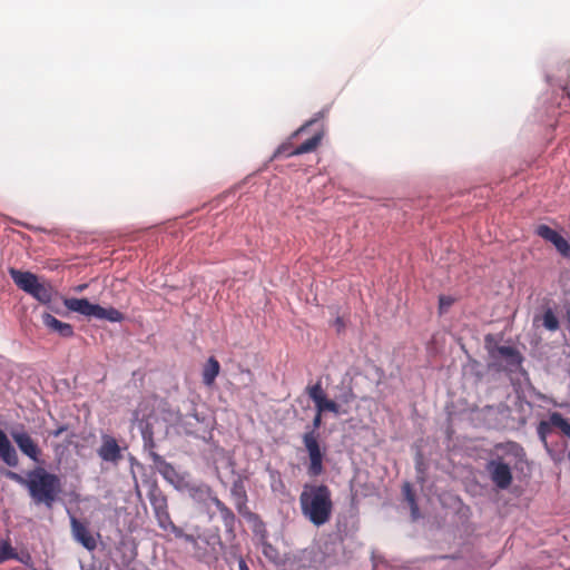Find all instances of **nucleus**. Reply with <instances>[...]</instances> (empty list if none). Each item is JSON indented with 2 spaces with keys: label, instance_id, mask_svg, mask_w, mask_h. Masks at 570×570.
<instances>
[{
  "label": "nucleus",
  "instance_id": "obj_33",
  "mask_svg": "<svg viewBox=\"0 0 570 570\" xmlns=\"http://www.w3.org/2000/svg\"><path fill=\"white\" fill-rule=\"evenodd\" d=\"M454 298L446 295H441L439 297V311L441 314L448 312V309L453 305Z\"/></svg>",
  "mask_w": 570,
  "mask_h": 570
},
{
  "label": "nucleus",
  "instance_id": "obj_27",
  "mask_svg": "<svg viewBox=\"0 0 570 570\" xmlns=\"http://www.w3.org/2000/svg\"><path fill=\"white\" fill-rule=\"evenodd\" d=\"M230 492L235 500L243 501V504L247 502L246 490L240 481L234 482Z\"/></svg>",
  "mask_w": 570,
  "mask_h": 570
},
{
  "label": "nucleus",
  "instance_id": "obj_31",
  "mask_svg": "<svg viewBox=\"0 0 570 570\" xmlns=\"http://www.w3.org/2000/svg\"><path fill=\"white\" fill-rule=\"evenodd\" d=\"M325 116V111H320L315 115V117L308 121H306L304 125H302L297 130H295L292 135V138L297 137L298 135L305 132L308 127L313 126L314 124L318 122L323 117Z\"/></svg>",
  "mask_w": 570,
  "mask_h": 570
},
{
  "label": "nucleus",
  "instance_id": "obj_24",
  "mask_svg": "<svg viewBox=\"0 0 570 570\" xmlns=\"http://www.w3.org/2000/svg\"><path fill=\"white\" fill-rule=\"evenodd\" d=\"M9 559H17L19 561H23L21 558H19L16 550L10 546L8 542H2L0 544V563L9 560Z\"/></svg>",
  "mask_w": 570,
  "mask_h": 570
},
{
  "label": "nucleus",
  "instance_id": "obj_10",
  "mask_svg": "<svg viewBox=\"0 0 570 570\" xmlns=\"http://www.w3.org/2000/svg\"><path fill=\"white\" fill-rule=\"evenodd\" d=\"M553 428L559 429L564 435L570 438V422L561 413L553 412L547 421H541L537 429L538 435L544 444L547 443L548 434L551 433Z\"/></svg>",
  "mask_w": 570,
  "mask_h": 570
},
{
  "label": "nucleus",
  "instance_id": "obj_21",
  "mask_svg": "<svg viewBox=\"0 0 570 570\" xmlns=\"http://www.w3.org/2000/svg\"><path fill=\"white\" fill-rule=\"evenodd\" d=\"M267 471L269 474V483L272 491L281 494L285 493L286 485L282 479L281 472L269 468L267 469Z\"/></svg>",
  "mask_w": 570,
  "mask_h": 570
},
{
  "label": "nucleus",
  "instance_id": "obj_28",
  "mask_svg": "<svg viewBox=\"0 0 570 570\" xmlns=\"http://www.w3.org/2000/svg\"><path fill=\"white\" fill-rule=\"evenodd\" d=\"M538 236L542 237L548 242H552V239L557 236L558 232L549 227L548 225H539L535 229Z\"/></svg>",
  "mask_w": 570,
  "mask_h": 570
},
{
  "label": "nucleus",
  "instance_id": "obj_5",
  "mask_svg": "<svg viewBox=\"0 0 570 570\" xmlns=\"http://www.w3.org/2000/svg\"><path fill=\"white\" fill-rule=\"evenodd\" d=\"M148 500L153 508L159 528L175 535H181V528L177 527L169 514L168 499L156 481L148 483Z\"/></svg>",
  "mask_w": 570,
  "mask_h": 570
},
{
  "label": "nucleus",
  "instance_id": "obj_13",
  "mask_svg": "<svg viewBox=\"0 0 570 570\" xmlns=\"http://www.w3.org/2000/svg\"><path fill=\"white\" fill-rule=\"evenodd\" d=\"M70 524L73 539L87 550L94 551L97 548V540L88 529L87 524L75 517H71Z\"/></svg>",
  "mask_w": 570,
  "mask_h": 570
},
{
  "label": "nucleus",
  "instance_id": "obj_26",
  "mask_svg": "<svg viewBox=\"0 0 570 570\" xmlns=\"http://www.w3.org/2000/svg\"><path fill=\"white\" fill-rule=\"evenodd\" d=\"M551 243L562 256L570 257V245L559 233Z\"/></svg>",
  "mask_w": 570,
  "mask_h": 570
},
{
  "label": "nucleus",
  "instance_id": "obj_37",
  "mask_svg": "<svg viewBox=\"0 0 570 570\" xmlns=\"http://www.w3.org/2000/svg\"><path fill=\"white\" fill-rule=\"evenodd\" d=\"M177 538H183L185 541L191 543V544H195L196 543V539L193 534H187V533H184V531L181 530V535H176Z\"/></svg>",
  "mask_w": 570,
  "mask_h": 570
},
{
  "label": "nucleus",
  "instance_id": "obj_22",
  "mask_svg": "<svg viewBox=\"0 0 570 570\" xmlns=\"http://www.w3.org/2000/svg\"><path fill=\"white\" fill-rule=\"evenodd\" d=\"M317 412H332L335 415L346 413V411H341V405L338 402L330 400L325 397L318 405H316Z\"/></svg>",
  "mask_w": 570,
  "mask_h": 570
},
{
  "label": "nucleus",
  "instance_id": "obj_4",
  "mask_svg": "<svg viewBox=\"0 0 570 570\" xmlns=\"http://www.w3.org/2000/svg\"><path fill=\"white\" fill-rule=\"evenodd\" d=\"M323 412H317L312 421V431L303 434V444L308 454L307 475L317 478L324 473L325 449H322L317 439L316 430L322 425Z\"/></svg>",
  "mask_w": 570,
  "mask_h": 570
},
{
  "label": "nucleus",
  "instance_id": "obj_11",
  "mask_svg": "<svg viewBox=\"0 0 570 570\" xmlns=\"http://www.w3.org/2000/svg\"><path fill=\"white\" fill-rule=\"evenodd\" d=\"M487 470L490 473L492 482L502 490L508 489L512 483V472L509 464L504 463L501 459L491 460Z\"/></svg>",
  "mask_w": 570,
  "mask_h": 570
},
{
  "label": "nucleus",
  "instance_id": "obj_36",
  "mask_svg": "<svg viewBox=\"0 0 570 570\" xmlns=\"http://www.w3.org/2000/svg\"><path fill=\"white\" fill-rule=\"evenodd\" d=\"M68 430L67 425H60L58 429L51 431L49 434L53 438H59L63 432Z\"/></svg>",
  "mask_w": 570,
  "mask_h": 570
},
{
  "label": "nucleus",
  "instance_id": "obj_7",
  "mask_svg": "<svg viewBox=\"0 0 570 570\" xmlns=\"http://www.w3.org/2000/svg\"><path fill=\"white\" fill-rule=\"evenodd\" d=\"M189 497L198 503H205L206 501H212L213 504L218 510L220 518L223 520V523L226 528V531L233 532L236 517L234 512L215 495L212 488L207 484H199V485H191L188 488Z\"/></svg>",
  "mask_w": 570,
  "mask_h": 570
},
{
  "label": "nucleus",
  "instance_id": "obj_25",
  "mask_svg": "<svg viewBox=\"0 0 570 570\" xmlns=\"http://www.w3.org/2000/svg\"><path fill=\"white\" fill-rule=\"evenodd\" d=\"M543 326L549 331H557L559 328V321L552 309H547L542 317Z\"/></svg>",
  "mask_w": 570,
  "mask_h": 570
},
{
  "label": "nucleus",
  "instance_id": "obj_41",
  "mask_svg": "<svg viewBox=\"0 0 570 570\" xmlns=\"http://www.w3.org/2000/svg\"><path fill=\"white\" fill-rule=\"evenodd\" d=\"M86 287H87V285H80V286H78V287H77V291H78V292H81V291H83Z\"/></svg>",
  "mask_w": 570,
  "mask_h": 570
},
{
  "label": "nucleus",
  "instance_id": "obj_38",
  "mask_svg": "<svg viewBox=\"0 0 570 570\" xmlns=\"http://www.w3.org/2000/svg\"><path fill=\"white\" fill-rule=\"evenodd\" d=\"M238 569L239 570H249L246 561L242 556H237Z\"/></svg>",
  "mask_w": 570,
  "mask_h": 570
},
{
  "label": "nucleus",
  "instance_id": "obj_23",
  "mask_svg": "<svg viewBox=\"0 0 570 570\" xmlns=\"http://www.w3.org/2000/svg\"><path fill=\"white\" fill-rule=\"evenodd\" d=\"M306 392L311 400L314 402L315 406L318 405L326 397V394L322 387L321 382L307 386Z\"/></svg>",
  "mask_w": 570,
  "mask_h": 570
},
{
  "label": "nucleus",
  "instance_id": "obj_6",
  "mask_svg": "<svg viewBox=\"0 0 570 570\" xmlns=\"http://www.w3.org/2000/svg\"><path fill=\"white\" fill-rule=\"evenodd\" d=\"M63 304L69 311L77 312L88 317L107 320L114 323L124 320L122 313L118 309L114 307L105 308L98 304L90 303L87 298H66Z\"/></svg>",
  "mask_w": 570,
  "mask_h": 570
},
{
  "label": "nucleus",
  "instance_id": "obj_16",
  "mask_svg": "<svg viewBox=\"0 0 570 570\" xmlns=\"http://www.w3.org/2000/svg\"><path fill=\"white\" fill-rule=\"evenodd\" d=\"M9 274L14 284L26 293L32 292V288L39 282L37 275L31 272H22L16 268H10Z\"/></svg>",
  "mask_w": 570,
  "mask_h": 570
},
{
  "label": "nucleus",
  "instance_id": "obj_32",
  "mask_svg": "<svg viewBox=\"0 0 570 570\" xmlns=\"http://www.w3.org/2000/svg\"><path fill=\"white\" fill-rule=\"evenodd\" d=\"M404 490H405L406 500L411 504L413 519H416L417 518L419 508H417V505L415 503L414 494L411 492V488H410L409 483H406L404 485Z\"/></svg>",
  "mask_w": 570,
  "mask_h": 570
},
{
  "label": "nucleus",
  "instance_id": "obj_40",
  "mask_svg": "<svg viewBox=\"0 0 570 570\" xmlns=\"http://www.w3.org/2000/svg\"><path fill=\"white\" fill-rule=\"evenodd\" d=\"M335 325L337 326V331H341L342 328H344L343 320L341 317H337L335 321Z\"/></svg>",
  "mask_w": 570,
  "mask_h": 570
},
{
  "label": "nucleus",
  "instance_id": "obj_9",
  "mask_svg": "<svg viewBox=\"0 0 570 570\" xmlns=\"http://www.w3.org/2000/svg\"><path fill=\"white\" fill-rule=\"evenodd\" d=\"M324 131L323 129L317 130L311 138L301 144L299 146L293 148L291 142H284L274 153V158L279 157H292L302 154H307L316 150L320 146Z\"/></svg>",
  "mask_w": 570,
  "mask_h": 570
},
{
  "label": "nucleus",
  "instance_id": "obj_12",
  "mask_svg": "<svg viewBox=\"0 0 570 570\" xmlns=\"http://www.w3.org/2000/svg\"><path fill=\"white\" fill-rule=\"evenodd\" d=\"M11 438L19 450L35 462L39 461L41 451L33 439L22 429L11 431Z\"/></svg>",
  "mask_w": 570,
  "mask_h": 570
},
{
  "label": "nucleus",
  "instance_id": "obj_17",
  "mask_svg": "<svg viewBox=\"0 0 570 570\" xmlns=\"http://www.w3.org/2000/svg\"><path fill=\"white\" fill-rule=\"evenodd\" d=\"M41 320L46 327L58 333L62 337H71L75 334L71 324L61 322L49 313H43Z\"/></svg>",
  "mask_w": 570,
  "mask_h": 570
},
{
  "label": "nucleus",
  "instance_id": "obj_1",
  "mask_svg": "<svg viewBox=\"0 0 570 570\" xmlns=\"http://www.w3.org/2000/svg\"><path fill=\"white\" fill-rule=\"evenodd\" d=\"M2 474L27 488L36 504H45L49 509L52 508L61 492L59 476L40 466L30 470L26 478L10 470H6Z\"/></svg>",
  "mask_w": 570,
  "mask_h": 570
},
{
  "label": "nucleus",
  "instance_id": "obj_35",
  "mask_svg": "<svg viewBox=\"0 0 570 570\" xmlns=\"http://www.w3.org/2000/svg\"><path fill=\"white\" fill-rule=\"evenodd\" d=\"M353 399H354V394H353L352 390L346 391L344 394H342L338 397V400L345 404L350 403Z\"/></svg>",
  "mask_w": 570,
  "mask_h": 570
},
{
  "label": "nucleus",
  "instance_id": "obj_39",
  "mask_svg": "<svg viewBox=\"0 0 570 570\" xmlns=\"http://www.w3.org/2000/svg\"><path fill=\"white\" fill-rule=\"evenodd\" d=\"M235 504L239 513H243V510L246 509V503L243 504V501L235 500Z\"/></svg>",
  "mask_w": 570,
  "mask_h": 570
},
{
  "label": "nucleus",
  "instance_id": "obj_19",
  "mask_svg": "<svg viewBox=\"0 0 570 570\" xmlns=\"http://www.w3.org/2000/svg\"><path fill=\"white\" fill-rule=\"evenodd\" d=\"M219 371H220L219 362L214 356H210L207 360V362L204 364V367H203V372H202L203 383L206 386H212L215 383V380L218 376Z\"/></svg>",
  "mask_w": 570,
  "mask_h": 570
},
{
  "label": "nucleus",
  "instance_id": "obj_3",
  "mask_svg": "<svg viewBox=\"0 0 570 570\" xmlns=\"http://www.w3.org/2000/svg\"><path fill=\"white\" fill-rule=\"evenodd\" d=\"M488 368L495 372L515 373L523 362V356L518 348L510 345L491 343L487 337Z\"/></svg>",
  "mask_w": 570,
  "mask_h": 570
},
{
  "label": "nucleus",
  "instance_id": "obj_8",
  "mask_svg": "<svg viewBox=\"0 0 570 570\" xmlns=\"http://www.w3.org/2000/svg\"><path fill=\"white\" fill-rule=\"evenodd\" d=\"M340 543L325 540L306 551L312 566L316 569L327 568L337 561Z\"/></svg>",
  "mask_w": 570,
  "mask_h": 570
},
{
  "label": "nucleus",
  "instance_id": "obj_34",
  "mask_svg": "<svg viewBox=\"0 0 570 570\" xmlns=\"http://www.w3.org/2000/svg\"><path fill=\"white\" fill-rule=\"evenodd\" d=\"M237 556H240L238 553V549L237 547H232L230 548V551L228 552V554L225 557V561L227 563H232L233 560H236L237 561Z\"/></svg>",
  "mask_w": 570,
  "mask_h": 570
},
{
  "label": "nucleus",
  "instance_id": "obj_15",
  "mask_svg": "<svg viewBox=\"0 0 570 570\" xmlns=\"http://www.w3.org/2000/svg\"><path fill=\"white\" fill-rule=\"evenodd\" d=\"M0 461L9 468L19 465V456L7 434L0 429Z\"/></svg>",
  "mask_w": 570,
  "mask_h": 570
},
{
  "label": "nucleus",
  "instance_id": "obj_42",
  "mask_svg": "<svg viewBox=\"0 0 570 570\" xmlns=\"http://www.w3.org/2000/svg\"><path fill=\"white\" fill-rule=\"evenodd\" d=\"M568 456H569V460H570V451H569V455Z\"/></svg>",
  "mask_w": 570,
  "mask_h": 570
},
{
  "label": "nucleus",
  "instance_id": "obj_29",
  "mask_svg": "<svg viewBox=\"0 0 570 570\" xmlns=\"http://www.w3.org/2000/svg\"><path fill=\"white\" fill-rule=\"evenodd\" d=\"M538 236L542 237L548 242H552V239L557 236L558 232L549 227L548 225H539L535 229Z\"/></svg>",
  "mask_w": 570,
  "mask_h": 570
},
{
  "label": "nucleus",
  "instance_id": "obj_14",
  "mask_svg": "<svg viewBox=\"0 0 570 570\" xmlns=\"http://www.w3.org/2000/svg\"><path fill=\"white\" fill-rule=\"evenodd\" d=\"M98 455L102 461L118 463L122 459L121 449L117 440L108 434L101 436V445Z\"/></svg>",
  "mask_w": 570,
  "mask_h": 570
},
{
  "label": "nucleus",
  "instance_id": "obj_30",
  "mask_svg": "<svg viewBox=\"0 0 570 570\" xmlns=\"http://www.w3.org/2000/svg\"><path fill=\"white\" fill-rule=\"evenodd\" d=\"M497 449H504L507 452L513 454L514 456L524 455L523 448L515 442H508L507 444H498Z\"/></svg>",
  "mask_w": 570,
  "mask_h": 570
},
{
  "label": "nucleus",
  "instance_id": "obj_20",
  "mask_svg": "<svg viewBox=\"0 0 570 570\" xmlns=\"http://www.w3.org/2000/svg\"><path fill=\"white\" fill-rule=\"evenodd\" d=\"M29 295L42 304H48L52 299V287L49 284L38 282Z\"/></svg>",
  "mask_w": 570,
  "mask_h": 570
},
{
  "label": "nucleus",
  "instance_id": "obj_18",
  "mask_svg": "<svg viewBox=\"0 0 570 570\" xmlns=\"http://www.w3.org/2000/svg\"><path fill=\"white\" fill-rule=\"evenodd\" d=\"M150 458L153 460V463L156 465L158 472L161 474V476L168 482L174 483L175 479L178 475L175 468L170 463L165 461L164 458L157 454L156 452H150Z\"/></svg>",
  "mask_w": 570,
  "mask_h": 570
},
{
  "label": "nucleus",
  "instance_id": "obj_2",
  "mask_svg": "<svg viewBox=\"0 0 570 570\" xmlns=\"http://www.w3.org/2000/svg\"><path fill=\"white\" fill-rule=\"evenodd\" d=\"M302 515L320 528L330 522L334 511L332 491L324 483H305L299 494Z\"/></svg>",
  "mask_w": 570,
  "mask_h": 570
}]
</instances>
